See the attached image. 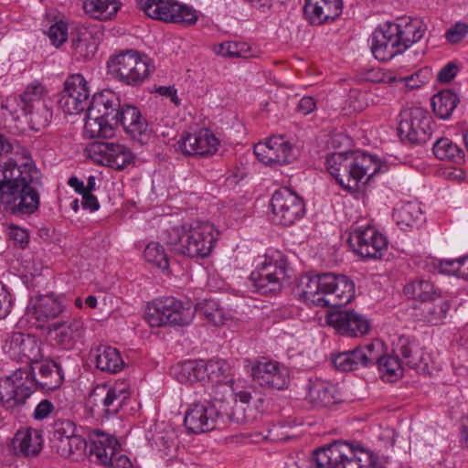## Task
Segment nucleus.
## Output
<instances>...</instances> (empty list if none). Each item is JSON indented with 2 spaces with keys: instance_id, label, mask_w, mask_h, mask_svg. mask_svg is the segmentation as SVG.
Returning <instances> with one entry per match:
<instances>
[{
  "instance_id": "14",
  "label": "nucleus",
  "mask_w": 468,
  "mask_h": 468,
  "mask_svg": "<svg viewBox=\"0 0 468 468\" xmlns=\"http://www.w3.org/2000/svg\"><path fill=\"white\" fill-rule=\"evenodd\" d=\"M347 243L356 254L370 260L381 259L388 244L387 238L369 224L353 228Z\"/></svg>"
},
{
  "instance_id": "57",
  "label": "nucleus",
  "mask_w": 468,
  "mask_h": 468,
  "mask_svg": "<svg viewBox=\"0 0 468 468\" xmlns=\"http://www.w3.org/2000/svg\"><path fill=\"white\" fill-rule=\"evenodd\" d=\"M48 36L56 48H59L68 39V24L62 20L53 24L48 31Z\"/></svg>"
},
{
  "instance_id": "21",
  "label": "nucleus",
  "mask_w": 468,
  "mask_h": 468,
  "mask_svg": "<svg viewBox=\"0 0 468 468\" xmlns=\"http://www.w3.org/2000/svg\"><path fill=\"white\" fill-rule=\"evenodd\" d=\"M115 119H117L116 127L122 126L125 133L139 144H147L152 140V129L135 106L122 105Z\"/></svg>"
},
{
  "instance_id": "17",
  "label": "nucleus",
  "mask_w": 468,
  "mask_h": 468,
  "mask_svg": "<svg viewBox=\"0 0 468 468\" xmlns=\"http://www.w3.org/2000/svg\"><path fill=\"white\" fill-rule=\"evenodd\" d=\"M401 116L398 130L410 144H424L431 138V117L427 110L412 107L403 111Z\"/></svg>"
},
{
  "instance_id": "35",
  "label": "nucleus",
  "mask_w": 468,
  "mask_h": 468,
  "mask_svg": "<svg viewBox=\"0 0 468 468\" xmlns=\"http://www.w3.org/2000/svg\"><path fill=\"white\" fill-rule=\"evenodd\" d=\"M392 217L399 229L404 231L418 229L425 221L420 207H395Z\"/></svg>"
},
{
  "instance_id": "58",
  "label": "nucleus",
  "mask_w": 468,
  "mask_h": 468,
  "mask_svg": "<svg viewBox=\"0 0 468 468\" xmlns=\"http://www.w3.org/2000/svg\"><path fill=\"white\" fill-rule=\"evenodd\" d=\"M468 33V25L465 23H456L450 27L445 34L447 40L450 43L460 42Z\"/></svg>"
},
{
  "instance_id": "62",
  "label": "nucleus",
  "mask_w": 468,
  "mask_h": 468,
  "mask_svg": "<svg viewBox=\"0 0 468 468\" xmlns=\"http://www.w3.org/2000/svg\"><path fill=\"white\" fill-rule=\"evenodd\" d=\"M220 387H227L232 394L233 399V406L236 404L237 399H239L242 403H249L251 399V394L250 391L245 389H239V386L234 384L227 385L223 384L220 386H216L213 389H218Z\"/></svg>"
},
{
  "instance_id": "51",
  "label": "nucleus",
  "mask_w": 468,
  "mask_h": 468,
  "mask_svg": "<svg viewBox=\"0 0 468 468\" xmlns=\"http://www.w3.org/2000/svg\"><path fill=\"white\" fill-rule=\"evenodd\" d=\"M144 256L148 262L161 270H167L169 267L167 255L164 248L157 242L149 243L144 251Z\"/></svg>"
},
{
  "instance_id": "32",
  "label": "nucleus",
  "mask_w": 468,
  "mask_h": 468,
  "mask_svg": "<svg viewBox=\"0 0 468 468\" xmlns=\"http://www.w3.org/2000/svg\"><path fill=\"white\" fill-rule=\"evenodd\" d=\"M42 431L33 428L18 430L14 437L13 444L18 454L25 457H35L43 448Z\"/></svg>"
},
{
  "instance_id": "40",
  "label": "nucleus",
  "mask_w": 468,
  "mask_h": 468,
  "mask_svg": "<svg viewBox=\"0 0 468 468\" xmlns=\"http://www.w3.org/2000/svg\"><path fill=\"white\" fill-rule=\"evenodd\" d=\"M206 376L214 383L212 388L223 384H234L229 365L224 360H209L205 364ZM213 389H211L212 391Z\"/></svg>"
},
{
  "instance_id": "44",
  "label": "nucleus",
  "mask_w": 468,
  "mask_h": 468,
  "mask_svg": "<svg viewBox=\"0 0 468 468\" xmlns=\"http://www.w3.org/2000/svg\"><path fill=\"white\" fill-rule=\"evenodd\" d=\"M178 381L195 383L201 381L206 377L205 364L196 360L185 361L176 368Z\"/></svg>"
},
{
  "instance_id": "60",
  "label": "nucleus",
  "mask_w": 468,
  "mask_h": 468,
  "mask_svg": "<svg viewBox=\"0 0 468 468\" xmlns=\"http://www.w3.org/2000/svg\"><path fill=\"white\" fill-rule=\"evenodd\" d=\"M55 407L48 399H42L35 408L32 417L36 420H43L48 418L54 411Z\"/></svg>"
},
{
  "instance_id": "1",
  "label": "nucleus",
  "mask_w": 468,
  "mask_h": 468,
  "mask_svg": "<svg viewBox=\"0 0 468 468\" xmlns=\"http://www.w3.org/2000/svg\"><path fill=\"white\" fill-rule=\"evenodd\" d=\"M63 381L64 372L59 364L38 360L0 378V400L6 408L22 406L35 390H54Z\"/></svg>"
},
{
  "instance_id": "2",
  "label": "nucleus",
  "mask_w": 468,
  "mask_h": 468,
  "mask_svg": "<svg viewBox=\"0 0 468 468\" xmlns=\"http://www.w3.org/2000/svg\"><path fill=\"white\" fill-rule=\"evenodd\" d=\"M300 297L308 304L340 308L355 297V283L346 275L322 272L305 274L297 283Z\"/></svg>"
},
{
  "instance_id": "59",
  "label": "nucleus",
  "mask_w": 468,
  "mask_h": 468,
  "mask_svg": "<svg viewBox=\"0 0 468 468\" xmlns=\"http://www.w3.org/2000/svg\"><path fill=\"white\" fill-rule=\"evenodd\" d=\"M9 229V237L14 241V244L22 249L26 248L29 242L27 231L16 225H11Z\"/></svg>"
},
{
  "instance_id": "54",
  "label": "nucleus",
  "mask_w": 468,
  "mask_h": 468,
  "mask_svg": "<svg viewBox=\"0 0 468 468\" xmlns=\"http://www.w3.org/2000/svg\"><path fill=\"white\" fill-rule=\"evenodd\" d=\"M71 46L75 50V53L84 58L93 55L95 51L94 44L90 41V37L86 34H79L77 37H73L71 38Z\"/></svg>"
},
{
  "instance_id": "36",
  "label": "nucleus",
  "mask_w": 468,
  "mask_h": 468,
  "mask_svg": "<svg viewBox=\"0 0 468 468\" xmlns=\"http://www.w3.org/2000/svg\"><path fill=\"white\" fill-rule=\"evenodd\" d=\"M397 27L398 37L404 47V51L421 39L427 30L426 25L418 18L402 19L401 23L397 24Z\"/></svg>"
},
{
  "instance_id": "7",
  "label": "nucleus",
  "mask_w": 468,
  "mask_h": 468,
  "mask_svg": "<svg viewBox=\"0 0 468 468\" xmlns=\"http://www.w3.org/2000/svg\"><path fill=\"white\" fill-rule=\"evenodd\" d=\"M119 95L112 90L95 93L87 108L84 133L90 138L112 137L116 128V116L121 108Z\"/></svg>"
},
{
  "instance_id": "49",
  "label": "nucleus",
  "mask_w": 468,
  "mask_h": 468,
  "mask_svg": "<svg viewBox=\"0 0 468 468\" xmlns=\"http://www.w3.org/2000/svg\"><path fill=\"white\" fill-rule=\"evenodd\" d=\"M269 144L274 145L276 154H279L280 165L290 164L298 156V149L282 136L269 138Z\"/></svg>"
},
{
  "instance_id": "42",
  "label": "nucleus",
  "mask_w": 468,
  "mask_h": 468,
  "mask_svg": "<svg viewBox=\"0 0 468 468\" xmlns=\"http://www.w3.org/2000/svg\"><path fill=\"white\" fill-rule=\"evenodd\" d=\"M433 154L441 160H448L461 164L464 158V152L449 138H440L433 144Z\"/></svg>"
},
{
  "instance_id": "34",
  "label": "nucleus",
  "mask_w": 468,
  "mask_h": 468,
  "mask_svg": "<svg viewBox=\"0 0 468 468\" xmlns=\"http://www.w3.org/2000/svg\"><path fill=\"white\" fill-rule=\"evenodd\" d=\"M450 309V303L440 294L426 301L419 307L420 319L423 322L438 324L446 315Z\"/></svg>"
},
{
  "instance_id": "13",
  "label": "nucleus",
  "mask_w": 468,
  "mask_h": 468,
  "mask_svg": "<svg viewBox=\"0 0 468 468\" xmlns=\"http://www.w3.org/2000/svg\"><path fill=\"white\" fill-rule=\"evenodd\" d=\"M137 6L144 14L156 20L166 23H182L193 26L197 21L196 11L176 2L165 0H137Z\"/></svg>"
},
{
  "instance_id": "45",
  "label": "nucleus",
  "mask_w": 468,
  "mask_h": 468,
  "mask_svg": "<svg viewBox=\"0 0 468 468\" xmlns=\"http://www.w3.org/2000/svg\"><path fill=\"white\" fill-rule=\"evenodd\" d=\"M403 292L408 298L418 300L421 303L439 295L434 285L425 280H417L407 283L404 286Z\"/></svg>"
},
{
  "instance_id": "4",
  "label": "nucleus",
  "mask_w": 468,
  "mask_h": 468,
  "mask_svg": "<svg viewBox=\"0 0 468 468\" xmlns=\"http://www.w3.org/2000/svg\"><path fill=\"white\" fill-rule=\"evenodd\" d=\"M317 468H386L388 456L348 441H335L314 452Z\"/></svg>"
},
{
  "instance_id": "46",
  "label": "nucleus",
  "mask_w": 468,
  "mask_h": 468,
  "mask_svg": "<svg viewBox=\"0 0 468 468\" xmlns=\"http://www.w3.org/2000/svg\"><path fill=\"white\" fill-rule=\"evenodd\" d=\"M28 116V122L32 130L39 131L46 128L51 122L53 112L48 103L35 105L34 108L22 110Z\"/></svg>"
},
{
  "instance_id": "63",
  "label": "nucleus",
  "mask_w": 468,
  "mask_h": 468,
  "mask_svg": "<svg viewBox=\"0 0 468 468\" xmlns=\"http://www.w3.org/2000/svg\"><path fill=\"white\" fill-rule=\"evenodd\" d=\"M458 69L452 63H448L438 73V80L441 83H449L457 74Z\"/></svg>"
},
{
  "instance_id": "38",
  "label": "nucleus",
  "mask_w": 468,
  "mask_h": 468,
  "mask_svg": "<svg viewBox=\"0 0 468 468\" xmlns=\"http://www.w3.org/2000/svg\"><path fill=\"white\" fill-rule=\"evenodd\" d=\"M121 5L118 0H85L83 8L93 18L109 20L117 14Z\"/></svg>"
},
{
  "instance_id": "15",
  "label": "nucleus",
  "mask_w": 468,
  "mask_h": 468,
  "mask_svg": "<svg viewBox=\"0 0 468 468\" xmlns=\"http://www.w3.org/2000/svg\"><path fill=\"white\" fill-rule=\"evenodd\" d=\"M129 397L130 392L121 386H97L90 392L87 404L93 416L110 417L120 411Z\"/></svg>"
},
{
  "instance_id": "19",
  "label": "nucleus",
  "mask_w": 468,
  "mask_h": 468,
  "mask_svg": "<svg viewBox=\"0 0 468 468\" xmlns=\"http://www.w3.org/2000/svg\"><path fill=\"white\" fill-rule=\"evenodd\" d=\"M371 52L380 61H388L404 52L398 37L397 23L387 22L380 25L371 35Z\"/></svg>"
},
{
  "instance_id": "43",
  "label": "nucleus",
  "mask_w": 468,
  "mask_h": 468,
  "mask_svg": "<svg viewBox=\"0 0 468 468\" xmlns=\"http://www.w3.org/2000/svg\"><path fill=\"white\" fill-rule=\"evenodd\" d=\"M378 357L375 360V364L378 366V369L381 374V378L388 381H394L399 377L402 376V367L399 358L392 356H380L379 350H376Z\"/></svg>"
},
{
  "instance_id": "31",
  "label": "nucleus",
  "mask_w": 468,
  "mask_h": 468,
  "mask_svg": "<svg viewBox=\"0 0 468 468\" xmlns=\"http://www.w3.org/2000/svg\"><path fill=\"white\" fill-rule=\"evenodd\" d=\"M63 312L64 305L53 293L37 297L32 309L29 310L31 316L37 323V327H43L45 324L58 317Z\"/></svg>"
},
{
  "instance_id": "18",
  "label": "nucleus",
  "mask_w": 468,
  "mask_h": 468,
  "mask_svg": "<svg viewBox=\"0 0 468 468\" xmlns=\"http://www.w3.org/2000/svg\"><path fill=\"white\" fill-rule=\"evenodd\" d=\"M86 152L88 156L95 163L116 170L123 169L133 159L132 152L127 147L106 141L90 143L87 146Z\"/></svg>"
},
{
  "instance_id": "64",
  "label": "nucleus",
  "mask_w": 468,
  "mask_h": 468,
  "mask_svg": "<svg viewBox=\"0 0 468 468\" xmlns=\"http://www.w3.org/2000/svg\"><path fill=\"white\" fill-rule=\"evenodd\" d=\"M107 468H133V466L130 459L118 451Z\"/></svg>"
},
{
  "instance_id": "16",
  "label": "nucleus",
  "mask_w": 468,
  "mask_h": 468,
  "mask_svg": "<svg viewBox=\"0 0 468 468\" xmlns=\"http://www.w3.org/2000/svg\"><path fill=\"white\" fill-rule=\"evenodd\" d=\"M90 93L88 82L81 74L70 75L64 82L58 104L66 114H79L89 107Z\"/></svg>"
},
{
  "instance_id": "39",
  "label": "nucleus",
  "mask_w": 468,
  "mask_h": 468,
  "mask_svg": "<svg viewBox=\"0 0 468 468\" xmlns=\"http://www.w3.org/2000/svg\"><path fill=\"white\" fill-rule=\"evenodd\" d=\"M460 100L456 93L451 90H443L431 99L433 112L440 119H448L458 105Z\"/></svg>"
},
{
  "instance_id": "28",
  "label": "nucleus",
  "mask_w": 468,
  "mask_h": 468,
  "mask_svg": "<svg viewBox=\"0 0 468 468\" xmlns=\"http://www.w3.org/2000/svg\"><path fill=\"white\" fill-rule=\"evenodd\" d=\"M343 6V0H305L303 14L312 25H322L338 17Z\"/></svg>"
},
{
  "instance_id": "37",
  "label": "nucleus",
  "mask_w": 468,
  "mask_h": 468,
  "mask_svg": "<svg viewBox=\"0 0 468 468\" xmlns=\"http://www.w3.org/2000/svg\"><path fill=\"white\" fill-rule=\"evenodd\" d=\"M95 363L97 368L110 373H117L124 366L120 352L112 346L98 347L96 349Z\"/></svg>"
},
{
  "instance_id": "50",
  "label": "nucleus",
  "mask_w": 468,
  "mask_h": 468,
  "mask_svg": "<svg viewBox=\"0 0 468 468\" xmlns=\"http://www.w3.org/2000/svg\"><path fill=\"white\" fill-rule=\"evenodd\" d=\"M438 267L441 273L452 274L459 278L468 279V254L452 260H440Z\"/></svg>"
},
{
  "instance_id": "48",
  "label": "nucleus",
  "mask_w": 468,
  "mask_h": 468,
  "mask_svg": "<svg viewBox=\"0 0 468 468\" xmlns=\"http://www.w3.org/2000/svg\"><path fill=\"white\" fill-rule=\"evenodd\" d=\"M195 310L196 313H198L215 326L223 325L227 320L224 310L220 308L218 303L214 300H205L197 303Z\"/></svg>"
},
{
  "instance_id": "26",
  "label": "nucleus",
  "mask_w": 468,
  "mask_h": 468,
  "mask_svg": "<svg viewBox=\"0 0 468 468\" xmlns=\"http://www.w3.org/2000/svg\"><path fill=\"white\" fill-rule=\"evenodd\" d=\"M379 343H369L348 351L333 355L332 362L334 366L341 371H353L359 367H370L375 363L378 357L376 347H379Z\"/></svg>"
},
{
  "instance_id": "6",
  "label": "nucleus",
  "mask_w": 468,
  "mask_h": 468,
  "mask_svg": "<svg viewBox=\"0 0 468 468\" xmlns=\"http://www.w3.org/2000/svg\"><path fill=\"white\" fill-rule=\"evenodd\" d=\"M25 168L12 160L0 165L1 205H39L41 182L33 177L32 165L27 163Z\"/></svg>"
},
{
  "instance_id": "30",
  "label": "nucleus",
  "mask_w": 468,
  "mask_h": 468,
  "mask_svg": "<svg viewBox=\"0 0 468 468\" xmlns=\"http://www.w3.org/2000/svg\"><path fill=\"white\" fill-rule=\"evenodd\" d=\"M309 398L314 406L321 408H330L344 400L335 384L320 378L310 379Z\"/></svg>"
},
{
  "instance_id": "11",
  "label": "nucleus",
  "mask_w": 468,
  "mask_h": 468,
  "mask_svg": "<svg viewBox=\"0 0 468 468\" xmlns=\"http://www.w3.org/2000/svg\"><path fill=\"white\" fill-rule=\"evenodd\" d=\"M51 448L64 458L78 460L86 450L85 439L77 433V426L70 419L56 418L52 424Z\"/></svg>"
},
{
  "instance_id": "33",
  "label": "nucleus",
  "mask_w": 468,
  "mask_h": 468,
  "mask_svg": "<svg viewBox=\"0 0 468 468\" xmlns=\"http://www.w3.org/2000/svg\"><path fill=\"white\" fill-rule=\"evenodd\" d=\"M397 352L402 356L404 362L419 372L428 369L427 359L419 346L407 337H399L397 344Z\"/></svg>"
},
{
  "instance_id": "5",
  "label": "nucleus",
  "mask_w": 468,
  "mask_h": 468,
  "mask_svg": "<svg viewBox=\"0 0 468 468\" xmlns=\"http://www.w3.org/2000/svg\"><path fill=\"white\" fill-rule=\"evenodd\" d=\"M382 164L366 153H334L326 158V167L336 182L345 189L355 191L360 183H367L381 171Z\"/></svg>"
},
{
  "instance_id": "47",
  "label": "nucleus",
  "mask_w": 468,
  "mask_h": 468,
  "mask_svg": "<svg viewBox=\"0 0 468 468\" xmlns=\"http://www.w3.org/2000/svg\"><path fill=\"white\" fill-rule=\"evenodd\" d=\"M305 214V207H271V220L275 224L291 226Z\"/></svg>"
},
{
  "instance_id": "8",
  "label": "nucleus",
  "mask_w": 468,
  "mask_h": 468,
  "mask_svg": "<svg viewBox=\"0 0 468 468\" xmlns=\"http://www.w3.org/2000/svg\"><path fill=\"white\" fill-rule=\"evenodd\" d=\"M292 272L287 258L280 251H275L260 259L255 271L250 274V281L259 293H275L282 289Z\"/></svg>"
},
{
  "instance_id": "22",
  "label": "nucleus",
  "mask_w": 468,
  "mask_h": 468,
  "mask_svg": "<svg viewBox=\"0 0 468 468\" xmlns=\"http://www.w3.org/2000/svg\"><path fill=\"white\" fill-rule=\"evenodd\" d=\"M115 119H117L116 127L122 126L125 133L139 144H147L152 140V129L135 106L122 105Z\"/></svg>"
},
{
  "instance_id": "9",
  "label": "nucleus",
  "mask_w": 468,
  "mask_h": 468,
  "mask_svg": "<svg viewBox=\"0 0 468 468\" xmlns=\"http://www.w3.org/2000/svg\"><path fill=\"white\" fill-rule=\"evenodd\" d=\"M146 320L153 327L186 326L193 321L196 310L189 301L175 297H162L154 300L147 306Z\"/></svg>"
},
{
  "instance_id": "55",
  "label": "nucleus",
  "mask_w": 468,
  "mask_h": 468,
  "mask_svg": "<svg viewBox=\"0 0 468 468\" xmlns=\"http://www.w3.org/2000/svg\"><path fill=\"white\" fill-rule=\"evenodd\" d=\"M186 231L187 228L186 225L171 227L164 233V240H165L168 245H171L175 251L178 253V249L183 244Z\"/></svg>"
},
{
  "instance_id": "20",
  "label": "nucleus",
  "mask_w": 468,
  "mask_h": 468,
  "mask_svg": "<svg viewBox=\"0 0 468 468\" xmlns=\"http://www.w3.org/2000/svg\"><path fill=\"white\" fill-rule=\"evenodd\" d=\"M40 345L32 335L13 332L5 340L3 348L11 359L32 365L42 357Z\"/></svg>"
},
{
  "instance_id": "41",
  "label": "nucleus",
  "mask_w": 468,
  "mask_h": 468,
  "mask_svg": "<svg viewBox=\"0 0 468 468\" xmlns=\"http://www.w3.org/2000/svg\"><path fill=\"white\" fill-rule=\"evenodd\" d=\"M47 90L42 83L33 81L28 84L23 93L19 95L17 106L22 110L34 108L35 105L48 103Z\"/></svg>"
},
{
  "instance_id": "23",
  "label": "nucleus",
  "mask_w": 468,
  "mask_h": 468,
  "mask_svg": "<svg viewBox=\"0 0 468 468\" xmlns=\"http://www.w3.org/2000/svg\"><path fill=\"white\" fill-rule=\"evenodd\" d=\"M251 377L259 386L270 389L287 388L290 382L288 368L271 360L258 361L251 368Z\"/></svg>"
},
{
  "instance_id": "56",
  "label": "nucleus",
  "mask_w": 468,
  "mask_h": 468,
  "mask_svg": "<svg viewBox=\"0 0 468 468\" xmlns=\"http://www.w3.org/2000/svg\"><path fill=\"white\" fill-rule=\"evenodd\" d=\"M247 51L248 49L246 48L245 43L232 41H227L219 44L217 49L218 55L229 58L246 57Z\"/></svg>"
},
{
  "instance_id": "53",
  "label": "nucleus",
  "mask_w": 468,
  "mask_h": 468,
  "mask_svg": "<svg viewBox=\"0 0 468 468\" xmlns=\"http://www.w3.org/2000/svg\"><path fill=\"white\" fill-rule=\"evenodd\" d=\"M301 203H303L302 197L289 187H282L273 193L270 205H299Z\"/></svg>"
},
{
  "instance_id": "52",
  "label": "nucleus",
  "mask_w": 468,
  "mask_h": 468,
  "mask_svg": "<svg viewBox=\"0 0 468 468\" xmlns=\"http://www.w3.org/2000/svg\"><path fill=\"white\" fill-rule=\"evenodd\" d=\"M153 440L159 452H162L165 455H168L177 447L176 434L173 430L156 432Z\"/></svg>"
},
{
  "instance_id": "29",
  "label": "nucleus",
  "mask_w": 468,
  "mask_h": 468,
  "mask_svg": "<svg viewBox=\"0 0 468 468\" xmlns=\"http://www.w3.org/2000/svg\"><path fill=\"white\" fill-rule=\"evenodd\" d=\"M117 440L101 431H94L90 439V457L93 463L104 467L112 463V458L119 451Z\"/></svg>"
},
{
  "instance_id": "10",
  "label": "nucleus",
  "mask_w": 468,
  "mask_h": 468,
  "mask_svg": "<svg viewBox=\"0 0 468 468\" xmlns=\"http://www.w3.org/2000/svg\"><path fill=\"white\" fill-rule=\"evenodd\" d=\"M107 69L112 79L128 86L141 85L152 71L150 58L133 49L111 56Z\"/></svg>"
},
{
  "instance_id": "12",
  "label": "nucleus",
  "mask_w": 468,
  "mask_h": 468,
  "mask_svg": "<svg viewBox=\"0 0 468 468\" xmlns=\"http://www.w3.org/2000/svg\"><path fill=\"white\" fill-rule=\"evenodd\" d=\"M219 231L208 221H197L187 228L178 253L191 259L206 258L214 248Z\"/></svg>"
},
{
  "instance_id": "25",
  "label": "nucleus",
  "mask_w": 468,
  "mask_h": 468,
  "mask_svg": "<svg viewBox=\"0 0 468 468\" xmlns=\"http://www.w3.org/2000/svg\"><path fill=\"white\" fill-rule=\"evenodd\" d=\"M218 139L208 129L184 133L177 141V150L186 155L207 156L218 151Z\"/></svg>"
},
{
  "instance_id": "27",
  "label": "nucleus",
  "mask_w": 468,
  "mask_h": 468,
  "mask_svg": "<svg viewBox=\"0 0 468 468\" xmlns=\"http://www.w3.org/2000/svg\"><path fill=\"white\" fill-rule=\"evenodd\" d=\"M327 322L340 335L351 337L362 336L370 329L369 320L353 310L331 313Z\"/></svg>"
},
{
  "instance_id": "24",
  "label": "nucleus",
  "mask_w": 468,
  "mask_h": 468,
  "mask_svg": "<svg viewBox=\"0 0 468 468\" xmlns=\"http://www.w3.org/2000/svg\"><path fill=\"white\" fill-rule=\"evenodd\" d=\"M48 333L58 346L71 350L84 336V323L80 317H69L48 324Z\"/></svg>"
},
{
  "instance_id": "61",
  "label": "nucleus",
  "mask_w": 468,
  "mask_h": 468,
  "mask_svg": "<svg viewBox=\"0 0 468 468\" xmlns=\"http://www.w3.org/2000/svg\"><path fill=\"white\" fill-rule=\"evenodd\" d=\"M13 299L5 286L0 282V319L5 318L11 312Z\"/></svg>"
},
{
  "instance_id": "3",
  "label": "nucleus",
  "mask_w": 468,
  "mask_h": 468,
  "mask_svg": "<svg viewBox=\"0 0 468 468\" xmlns=\"http://www.w3.org/2000/svg\"><path fill=\"white\" fill-rule=\"evenodd\" d=\"M235 420L231 391L220 387L209 393V399L192 403L185 413L184 424L192 433L214 430L218 422Z\"/></svg>"
}]
</instances>
